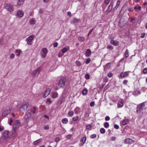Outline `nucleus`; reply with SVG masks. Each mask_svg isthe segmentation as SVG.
I'll return each instance as SVG.
<instances>
[{"mask_svg": "<svg viewBox=\"0 0 147 147\" xmlns=\"http://www.w3.org/2000/svg\"><path fill=\"white\" fill-rule=\"evenodd\" d=\"M68 122V119L67 118H65L63 119L62 120V122L64 124H66Z\"/></svg>", "mask_w": 147, "mask_h": 147, "instance_id": "30", "label": "nucleus"}, {"mask_svg": "<svg viewBox=\"0 0 147 147\" xmlns=\"http://www.w3.org/2000/svg\"><path fill=\"white\" fill-rule=\"evenodd\" d=\"M129 51H128V50L127 49V50L126 51L125 53V56L126 57V58H127L129 56Z\"/></svg>", "mask_w": 147, "mask_h": 147, "instance_id": "34", "label": "nucleus"}, {"mask_svg": "<svg viewBox=\"0 0 147 147\" xmlns=\"http://www.w3.org/2000/svg\"><path fill=\"white\" fill-rule=\"evenodd\" d=\"M9 57L11 58H13L15 57V55L14 54H11L10 55Z\"/></svg>", "mask_w": 147, "mask_h": 147, "instance_id": "53", "label": "nucleus"}, {"mask_svg": "<svg viewBox=\"0 0 147 147\" xmlns=\"http://www.w3.org/2000/svg\"><path fill=\"white\" fill-rule=\"evenodd\" d=\"M120 1L119 0H118L117 2V4L115 7L113 8V10L115 11L118 8L119 6L120 5Z\"/></svg>", "mask_w": 147, "mask_h": 147, "instance_id": "16", "label": "nucleus"}, {"mask_svg": "<svg viewBox=\"0 0 147 147\" xmlns=\"http://www.w3.org/2000/svg\"><path fill=\"white\" fill-rule=\"evenodd\" d=\"M95 105L94 102L92 101L90 103V106L91 107H93Z\"/></svg>", "mask_w": 147, "mask_h": 147, "instance_id": "44", "label": "nucleus"}, {"mask_svg": "<svg viewBox=\"0 0 147 147\" xmlns=\"http://www.w3.org/2000/svg\"><path fill=\"white\" fill-rule=\"evenodd\" d=\"M111 140L112 141H114L116 139V138L115 137L112 136L111 138Z\"/></svg>", "mask_w": 147, "mask_h": 147, "instance_id": "57", "label": "nucleus"}, {"mask_svg": "<svg viewBox=\"0 0 147 147\" xmlns=\"http://www.w3.org/2000/svg\"><path fill=\"white\" fill-rule=\"evenodd\" d=\"M33 38L34 36L32 35L29 36L26 39V41L27 42V43L28 45H30V44L29 43V42H31L33 40Z\"/></svg>", "mask_w": 147, "mask_h": 147, "instance_id": "10", "label": "nucleus"}, {"mask_svg": "<svg viewBox=\"0 0 147 147\" xmlns=\"http://www.w3.org/2000/svg\"><path fill=\"white\" fill-rule=\"evenodd\" d=\"M65 98L63 97H61L60 98L58 101V102L59 103H61L64 101Z\"/></svg>", "mask_w": 147, "mask_h": 147, "instance_id": "27", "label": "nucleus"}, {"mask_svg": "<svg viewBox=\"0 0 147 147\" xmlns=\"http://www.w3.org/2000/svg\"><path fill=\"white\" fill-rule=\"evenodd\" d=\"M141 9V7L140 6H135L134 7V9L135 10H140Z\"/></svg>", "mask_w": 147, "mask_h": 147, "instance_id": "36", "label": "nucleus"}, {"mask_svg": "<svg viewBox=\"0 0 147 147\" xmlns=\"http://www.w3.org/2000/svg\"><path fill=\"white\" fill-rule=\"evenodd\" d=\"M20 125V121L18 120H16L13 125V130L14 131L13 133L16 132V130L19 127Z\"/></svg>", "mask_w": 147, "mask_h": 147, "instance_id": "2", "label": "nucleus"}, {"mask_svg": "<svg viewBox=\"0 0 147 147\" xmlns=\"http://www.w3.org/2000/svg\"><path fill=\"white\" fill-rule=\"evenodd\" d=\"M110 66V63H108L106 64L105 66L104 67V70L105 71L107 70L109 68Z\"/></svg>", "mask_w": 147, "mask_h": 147, "instance_id": "17", "label": "nucleus"}, {"mask_svg": "<svg viewBox=\"0 0 147 147\" xmlns=\"http://www.w3.org/2000/svg\"><path fill=\"white\" fill-rule=\"evenodd\" d=\"M134 141L130 138H127L125 140V144L131 143Z\"/></svg>", "mask_w": 147, "mask_h": 147, "instance_id": "14", "label": "nucleus"}, {"mask_svg": "<svg viewBox=\"0 0 147 147\" xmlns=\"http://www.w3.org/2000/svg\"><path fill=\"white\" fill-rule=\"evenodd\" d=\"M111 43L115 46H117L118 45V42L116 40H111Z\"/></svg>", "mask_w": 147, "mask_h": 147, "instance_id": "22", "label": "nucleus"}, {"mask_svg": "<svg viewBox=\"0 0 147 147\" xmlns=\"http://www.w3.org/2000/svg\"><path fill=\"white\" fill-rule=\"evenodd\" d=\"M86 140V137H84L83 138H82L80 140V142H82V144H84Z\"/></svg>", "mask_w": 147, "mask_h": 147, "instance_id": "25", "label": "nucleus"}, {"mask_svg": "<svg viewBox=\"0 0 147 147\" xmlns=\"http://www.w3.org/2000/svg\"><path fill=\"white\" fill-rule=\"evenodd\" d=\"M41 70V68L38 67L33 71L32 74V75L33 77H37Z\"/></svg>", "mask_w": 147, "mask_h": 147, "instance_id": "4", "label": "nucleus"}, {"mask_svg": "<svg viewBox=\"0 0 147 147\" xmlns=\"http://www.w3.org/2000/svg\"><path fill=\"white\" fill-rule=\"evenodd\" d=\"M63 55V54H62L61 53H59L58 55V56L59 57H61Z\"/></svg>", "mask_w": 147, "mask_h": 147, "instance_id": "61", "label": "nucleus"}, {"mask_svg": "<svg viewBox=\"0 0 147 147\" xmlns=\"http://www.w3.org/2000/svg\"><path fill=\"white\" fill-rule=\"evenodd\" d=\"M78 117H74L72 119H73V121H76L78 120Z\"/></svg>", "mask_w": 147, "mask_h": 147, "instance_id": "46", "label": "nucleus"}, {"mask_svg": "<svg viewBox=\"0 0 147 147\" xmlns=\"http://www.w3.org/2000/svg\"><path fill=\"white\" fill-rule=\"evenodd\" d=\"M66 81V79L65 78L63 77L61 78L58 83V85L61 87H62L64 86Z\"/></svg>", "mask_w": 147, "mask_h": 147, "instance_id": "1", "label": "nucleus"}, {"mask_svg": "<svg viewBox=\"0 0 147 147\" xmlns=\"http://www.w3.org/2000/svg\"><path fill=\"white\" fill-rule=\"evenodd\" d=\"M92 127V126L90 124V125H89L86 126V128L87 129H89L90 128Z\"/></svg>", "mask_w": 147, "mask_h": 147, "instance_id": "49", "label": "nucleus"}, {"mask_svg": "<svg viewBox=\"0 0 147 147\" xmlns=\"http://www.w3.org/2000/svg\"><path fill=\"white\" fill-rule=\"evenodd\" d=\"M51 98H49L47 99V101H46V103H49L50 104H51L52 103V101L51 100Z\"/></svg>", "mask_w": 147, "mask_h": 147, "instance_id": "38", "label": "nucleus"}, {"mask_svg": "<svg viewBox=\"0 0 147 147\" xmlns=\"http://www.w3.org/2000/svg\"><path fill=\"white\" fill-rule=\"evenodd\" d=\"M128 74L127 72H123L121 73L120 75V77L121 78H123L125 77L128 76Z\"/></svg>", "mask_w": 147, "mask_h": 147, "instance_id": "15", "label": "nucleus"}, {"mask_svg": "<svg viewBox=\"0 0 147 147\" xmlns=\"http://www.w3.org/2000/svg\"><path fill=\"white\" fill-rule=\"evenodd\" d=\"M113 76V74L111 73H109L107 74V76L109 77H111Z\"/></svg>", "mask_w": 147, "mask_h": 147, "instance_id": "50", "label": "nucleus"}, {"mask_svg": "<svg viewBox=\"0 0 147 147\" xmlns=\"http://www.w3.org/2000/svg\"><path fill=\"white\" fill-rule=\"evenodd\" d=\"M88 93V90L86 88H84L82 91V94L84 95H85L87 94Z\"/></svg>", "mask_w": 147, "mask_h": 147, "instance_id": "20", "label": "nucleus"}, {"mask_svg": "<svg viewBox=\"0 0 147 147\" xmlns=\"http://www.w3.org/2000/svg\"><path fill=\"white\" fill-rule=\"evenodd\" d=\"M93 30V29H92L90 30V31H89V32H88V37H89V35L92 32Z\"/></svg>", "mask_w": 147, "mask_h": 147, "instance_id": "51", "label": "nucleus"}, {"mask_svg": "<svg viewBox=\"0 0 147 147\" xmlns=\"http://www.w3.org/2000/svg\"><path fill=\"white\" fill-rule=\"evenodd\" d=\"M44 129H49V126L48 125H47L44 127Z\"/></svg>", "mask_w": 147, "mask_h": 147, "instance_id": "58", "label": "nucleus"}, {"mask_svg": "<svg viewBox=\"0 0 147 147\" xmlns=\"http://www.w3.org/2000/svg\"><path fill=\"white\" fill-rule=\"evenodd\" d=\"M110 1V0H105L104 2L105 4H108L109 3Z\"/></svg>", "mask_w": 147, "mask_h": 147, "instance_id": "52", "label": "nucleus"}, {"mask_svg": "<svg viewBox=\"0 0 147 147\" xmlns=\"http://www.w3.org/2000/svg\"><path fill=\"white\" fill-rule=\"evenodd\" d=\"M128 82V81L127 80H124L123 82V83L124 84H126Z\"/></svg>", "mask_w": 147, "mask_h": 147, "instance_id": "62", "label": "nucleus"}, {"mask_svg": "<svg viewBox=\"0 0 147 147\" xmlns=\"http://www.w3.org/2000/svg\"><path fill=\"white\" fill-rule=\"evenodd\" d=\"M114 127L115 129H118L119 128V126L117 124H115L114 125Z\"/></svg>", "mask_w": 147, "mask_h": 147, "instance_id": "54", "label": "nucleus"}, {"mask_svg": "<svg viewBox=\"0 0 147 147\" xmlns=\"http://www.w3.org/2000/svg\"><path fill=\"white\" fill-rule=\"evenodd\" d=\"M110 119V118L109 116H107L105 117V120L106 121H108Z\"/></svg>", "mask_w": 147, "mask_h": 147, "instance_id": "48", "label": "nucleus"}, {"mask_svg": "<svg viewBox=\"0 0 147 147\" xmlns=\"http://www.w3.org/2000/svg\"><path fill=\"white\" fill-rule=\"evenodd\" d=\"M17 14L19 17H22L24 15V13L22 11H18Z\"/></svg>", "mask_w": 147, "mask_h": 147, "instance_id": "19", "label": "nucleus"}, {"mask_svg": "<svg viewBox=\"0 0 147 147\" xmlns=\"http://www.w3.org/2000/svg\"><path fill=\"white\" fill-rule=\"evenodd\" d=\"M11 111V109L9 108L8 109L4 111L2 113V116H5L7 115Z\"/></svg>", "mask_w": 147, "mask_h": 147, "instance_id": "11", "label": "nucleus"}, {"mask_svg": "<svg viewBox=\"0 0 147 147\" xmlns=\"http://www.w3.org/2000/svg\"><path fill=\"white\" fill-rule=\"evenodd\" d=\"M145 35V33H143L142 34V35H141V36H140V37L142 38H143L144 37Z\"/></svg>", "mask_w": 147, "mask_h": 147, "instance_id": "59", "label": "nucleus"}, {"mask_svg": "<svg viewBox=\"0 0 147 147\" xmlns=\"http://www.w3.org/2000/svg\"><path fill=\"white\" fill-rule=\"evenodd\" d=\"M58 43L57 42H55L53 44V47H57L58 45Z\"/></svg>", "mask_w": 147, "mask_h": 147, "instance_id": "56", "label": "nucleus"}, {"mask_svg": "<svg viewBox=\"0 0 147 147\" xmlns=\"http://www.w3.org/2000/svg\"><path fill=\"white\" fill-rule=\"evenodd\" d=\"M30 24H33L35 23V21L34 20L32 19L30 20Z\"/></svg>", "mask_w": 147, "mask_h": 147, "instance_id": "39", "label": "nucleus"}, {"mask_svg": "<svg viewBox=\"0 0 147 147\" xmlns=\"http://www.w3.org/2000/svg\"><path fill=\"white\" fill-rule=\"evenodd\" d=\"M9 131L8 130L5 131L2 134V138L3 140H6L8 137L9 135Z\"/></svg>", "mask_w": 147, "mask_h": 147, "instance_id": "7", "label": "nucleus"}, {"mask_svg": "<svg viewBox=\"0 0 147 147\" xmlns=\"http://www.w3.org/2000/svg\"><path fill=\"white\" fill-rule=\"evenodd\" d=\"M29 105V103L27 102H26L23 104L19 109L20 112H22L27 109Z\"/></svg>", "mask_w": 147, "mask_h": 147, "instance_id": "5", "label": "nucleus"}, {"mask_svg": "<svg viewBox=\"0 0 147 147\" xmlns=\"http://www.w3.org/2000/svg\"><path fill=\"white\" fill-rule=\"evenodd\" d=\"M136 113H137V114H138L139 112L140 111V110H140V109H139V108H138L137 107V108H136Z\"/></svg>", "mask_w": 147, "mask_h": 147, "instance_id": "60", "label": "nucleus"}, {"mask_svg": "<svg viewBox=\"0 0 147 147\" xmlns=\"http://www.w3.org/2000/svg\"><path fill=\"white\" fill-rule=\"evenodd\" d=\"M100 132L101 134H104L105 132V130L104 128H101L100 129Z\"/></svg>", "mask_w": 147, "mask_h": 147, "instance_id": "32", "label": "nucleus"}, {"mask_svg": "<svg viewBox=\"0 0 147 147\" xmlns=\"http://www.w3.org/2000/svg\"><path fill=\"white\" fill-rule=\"evenodd\" d=\"M129 122V120L128 119H125L123 120L122 121V124L123 125H126Z\"/></svg>", "mask_w": 147, "mask_h": 147, "instance_id": "18", "label": "nucleus"}, {"mask_svg": "<svg viewBox=\"0 0 147 147\" xmlns=\"http://www.w3.org/2000/svg\"><path fill=\"white\" fill-rule=\"evenodd\" d=\"M104 127L106 128H108L109 126V124L108 122H105L104 124Z\"/></svg>", "mask_w": 147, "mask_h": 147, "instance_id": "33", "label": "nucleus"}, {"mask_svg": "<svg viewBox=\"0 0 147 147\" xmlns=\"http://www.w3.org/2000/svg\"><path fill=\"white\" fill-rule=\"evenodd\" d=\"M143 73L144 74H146L147 72V68L144 69L143 71Z\"/></svg>", "mask_w": 147, "mask_h": 147, "instance_id": "47", "label": "nucleus"}, {"mask_svg": "<svg viewBox=\"0 0 147 147\" xmlns=\"http://www.w3.org/2000/svg\"><path fill=\"white\" fill-rule=\"evenodd\" d=\"M76 65L78 66H80L81 65V63L80 61H76Z\"/></svg>", "mask_w": 147, "mask_h": 147, "instance_id": "43", "label": "nucleus"}, {"mask_svg": "<svg viewBox=\"0 0 147 147\" xmlns=\"http://www.w3.org/2000/svg\"><path fill=\"white\" fill-rule=\"evenodd\" d=\"M13 122V120L11 118H10V121L9 122V124L10 125H11L12 123Z\"/></svg>", "mask_w": 147, "mask_h": 147, "instance_id": "55", "label": "nucleus"}, {"mask_svg": "<svg viewBox=\"0 0 147 147\" xmlns=\"http://www.w3.org/2000/svg\"><path fill=\"white\" fill-rule=\"evenodd\" d=\"M85 78L87 79H88L90 78V75L88 74H86L85 75Z\"/></svg>", "mask_w": 147, "mask_h": 147, "instance_id": "42", "label": "nucleus"}, {"mask_svg": "<svg viewBox=\"0 0 147 147\" xmlns=\"http://www.w3.org/2000/svg\"><path fill=\"white\" fill-rule=\"evenodd\" d=\"M58 94L57 92H54L53 93L52 97L53 98H57L58 96Z\"/></svg>", "mask_w": 147, "mask_h": 147, "instance_id": "24", "label": "nucleus"}, {"mask_svg": "<svg viewBox=\"0 0 147 147\" xmlns=\"http://www.w3.org/2000/svg\"><path fill=\"white\" fill-rule=\"evenodd\" d=\"M78 39L81 42L84 41L85 40V39L84 37L82 36H79L78 37Z\"/></svg>", "mask_w": 147, "mask_h": 147, "instance_id": "28", "label": "nucleus"}, {"mask_svg": "<svg viewBox=\"0 0 147 147\" xmlns=\"http://www.w3.org/2000/svg\"><path fill=\"white\" fill-rule=\"evenodd\" d=\"M67 15L70 17H71V13L70 11H69L67 12Z\"/></svg>", "mask_w": 147, "mask_h": 147, "instance_id": "63", "label": "nucleus"}, {"mask_svg": "<svg viewBox=\"0 0 147 147\" xmlns=\"http://www.w3.org/2000/svg\"><path fill=\"white\" fill-rule=\"evenodd\" d=\"M23 3L24 2L22 1V0H19V2L17 3V6H18L23 4Z\"/></svg>", "mask_w": 147, "mask_h": 147, "instance_id": "31", "label": "nucleus"}, {"mask_svg": "<svg viewBox=\"0 0 147 147\" xmlns=\"http://www.w3.org/2000/svg\"><path fill=\"white\" fill-rule=\"evenodd\" d=\"M32 111L30 110L28 112H27L25 114L24 118L25 119H27L30 118L31 115Z\"/></svg>", "mask_w": 147, "mask_h": 147, "instance_id": "8", "label": "nucleus"}, {"mask_svg": "<svg viewBox=\"0 0 147 147\" xmlns=\"http://www.w3.org/2000/svg\"><path fill=\"white\" fill-rule=\"evenodd\" d=\"M69 47H64L62 50V52L63 53H64L69 50Z\"/></svg>", "mask_w": 147, "mask_h": 147, "instance_id": "21", "label": "nucleus"}, {"mask_svg": "<svg viewBox=\"0 0 147 147\" xmlns=\"http://www.w3.org/2000/svg\"><path fill=\"white\" fill-rule=\"evenodd\" d=\"M90 61V59L89 58H88L86 60V61L85 62L86 64H88Z\"/></svg>", "mask_w": 147, "mask_h": 147, "instance_id": "41", "label": "nucleus"}, {"mask_svg": "<svg viewBox=\"0 0 147 147\" xmlns=\"http://www.w3.org/2000/svg\"><path fill=\"white\" fill-rule=\"evenodd\" d=\"M96 134H93L90 136V138H93L96 137Z\"/></svg>", "mask_w": 147, "mask_h": 147, "instance_id": "45", "label": "nucleus"}, {"mask_svg": "<svg viewBox=\"0 0 147 147\" xmlns=\"http://www.w3.org/2000/svg\"><path fill=\"white\" fill-rule=\"evenodd\" d=\"M113 5V3H111L110 5L108 6L107 9L106 10L105 12V13L106 14L110 12L112 9Z\"/></svg>", "mask_w": 147, "mask_h": 147, "instance_id": "6", "label": "nucleus"}, {"mask_svg": "<svg viewBox=\"0 0 147 147\" xmlns=\"http://www.w3.org/2000/svg\"><path fill=\"white\" fill-rule=\"evenodd\" d=\"M91 54V51L90 49H88L85 53V55L86 57H89Z\"/></svg>", "mask_w": 147, "mask_h": 147, "instance_id": "13", "label": "nucleus"}, {"mask_svg": "<svg viewBox=\"0 0 147 147\" xmlns=\"http://www.w3.org/2000/svg\"><path fill=\"white\" fill-rule=\"evenodd\" d=\"M68 115L70 117L72 116L74 114V112L72 111H70L68 113Z\"/></svg>", "mask_w": 147, "mask_h": 147, "instance_id": "37", "label": "nucleus"}, {"mask_svg": "<svg viewBox=\"0 0 147 147\" xmlns=\"http://www.w3.org/2000/svg\"><path fill=\"white\" fill-rule=\"evenodd\" d=\"M16 53H18L17 55L18 56H19L20 54V53L21 52V51L20 50H19L17 49L16 50Z\"/></svg>", "mask_w": 147, "mask_h": 147, "instance_id": "40", "label": "nucleus"}, {"mask_svg": "<svg viewBox=\"0 0 147 147\" xmlns=\"http://www.w3.org/2000/svg\"><path fill=\"white\" fill-rule=\"evenodd\" d=\"M4 6L5 8L9 11L11 12L13 11V5L8 3H5Z\"/></svg>", "mask_w": 147, "mask_h": 147, "instance_id": "3", "label": "nucleus"}, {"mask_svg": "<svg viewBox=\"0 0 147 147\" xmlns=\"http://www.w3.org/2000/svg\"><path fill=\"white\" fill-rule=\"evenodd\" d=\"M80 20L79 19H78L76 18H74L73 20L72 23H76L80 21Z\"/></svg>", "mask_w": 147, "mask_h": 147, "instance_id": "23", "label": "nucleus"}, {"mask_svg": "<svg viewBox=\"0 0 147 147\" xmlns=\"http://www.w3.org/2000/svg\"><path fill=\"white\" fill-rule=\"evenodd\" d=\"M145 102H144L141 103L140 104L137 105V107L138 108H139L140 110H142L143 107H144L145 106Z\"/></svg>", "mask_w": 147, "mask_h": 147, "instance_id": "12", "label": "nucleus"}, {"mask_svg": "<svg viewBox=\"0 0 147 147\" xmlns=\"http://www.w3.org/2000/svg\"><path fill=\"white\" fill-rule=\"evenodd\" d=\"M51 90V89L50 88H47L44 93L43 97L45 98L48 96L50 94Z\"/></svg>", "mask_w": 147, "mask_h": 147, "instance_id": "9", "label": "nucleus"}, {"mask_svg": "<svg viewBox=\"0 0 147 147\" xmlns=\"http://www.w3.org/2000/svg\"><path fill=\"white\" fill-rule=\"evenodd\" d=\"M42 52L45 54H46L47 53L48 51L47 49L46 48H44L42 49Z\"/></svg>", "mask_w": 147, "mask_h": 147, "instance_id": "35", "label": "nucleus"}, {"mask_svg": "<svg viewBox=\"0 0 147 147\" xmlns=\"http://www.w3.org/2000/svg\"><path fill=\"white\" fill-rule=\"evenodd\" d=\"M41 142V139H39L34 142V145H37L39 143Z\"/></svg>", "mask_w": 147, "mask_h": 147, "instance_id": "29", "label": "nucleus"}, {"mask_svg": "<svg viewBox=\"0 0 147 147\" xmlns=\"http://www.w3.org/2000/svg\"><path fill=\"white\" fill-rule=\"evenodd\" d=\"M59 140V137H57L55 140V141L56 142H58Z\"/></svg>", "mask_w": 147, "mask_h": 147, "instance_id": "64", "label": "nucleus"}, {"mask_svg": "<svg viewBox=\"0 0 147 147\" xmlns=\"http://www.w3.org/2000/svg\"><path fill=\"white\" fill-rule=\"evenodd\" d=\"M117 104L119 108L121 107L123 105V104L122 101L118 102Z\"/></svg>", "mask_w": 147, "mask_h": 147, "instance_id": "26", "label": "nucleus"}]
</instances>
